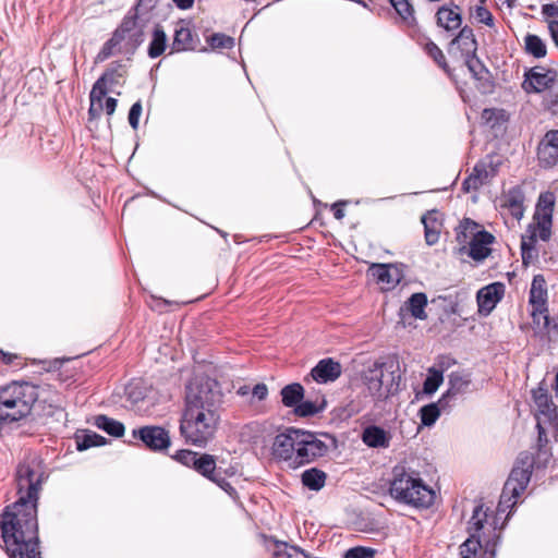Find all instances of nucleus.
Instances as JSON below:
<instances>
[{
    "instance_id": "1",
    "label": "nucleus",
    "mask_w": 558,
    "mask_h": 558,
    "mask_svg": "<svg viewBox=\"0 0 558 558\" xmlns=\"http://www.w3.org/2000/svg\"><path fill=\"white\" fill-rule=\"evenodd\" d=\"M43 472L28 462L16 469L17 500L3 514L1 534L10 558H38L37 500Z\"/></svg>"
},
{
    "instance_id": "2",
    "label": "nucleus",
    "mask_w": 558,
    "mask_h": 558,
    "mask_svg": "<svg viewBox=\"0 0 558 558\" xmlns=\"http://www.w3.org/2000/svg\"><path fill=\"white\" fill-rule=\"evenodd\" d=\"M216 386L209 379L195 380L186 386L180 434L190 445L205 447L216 433L222 401V395Z\"/></svg>"
},
{
    "instance_id": "3",
    "label": "nucleus",
    "mask_w": 558,
    "mask_h": 558,
    "mask_svg": "<svg viewBox=\"0 0 558 558\" xmlns=\"http://www.w3.org/2000/svg\"><path fill=\"white\" fill-rule=\"evenodd\" d=\"M498 529L497 517L489 519L488 508L484 509L483 505L476 506L469 521L468 532L470 535L463 543V551L476 555L477 550L484 549L488 558H495L499 539Z\"/></svg>"
},
{
    "instance_id": "4",
    "label": "nucleus",
    "mask_w": 558,
    "mask_h": 558,
    "mask_svg": "<svg viewBox=\"0 0 558 558\" xmlns=\"http://www.w3.org/2000/svg\"><path fill=\"white\" fill-rule=\"evenodd\" d=\"M146 23L138 16L126 14L96 56V62H104L114 53L134 54L145 40Z\"/></svg>"
},
{
    "instance_id": "5",
    "label": "nucleus",
    "mask_w": 558,
    "mask_h": 558,
    "mask_svg": "<svg viewBox=\"0 0 558 558\" xmlns=\"http://www.w3.org/2000/svg\"><path fill=\"white\" fill-rule=\"evenodd\" d=\"M392 474L389 490L395 499L421 508H428L434 504L435 492L414 472L407 470L404 465H396Z\"/></svg>"
},
{
    "instance_id": "6",
    "label": "nucleus",
    "mask_w": 558,
    "mask_h": 558,
    "mask_svg": "<svg viewBox=\"0 0 558 558\" xmlns=\"http://www.w3.org/2000/svg\"><path fill=\"white\" fill-rule=\"evenodd\" d=\"M400 380V365L392 356L374 362L363 374L366 390L376 401H384L398 392Z\"/></svg>"
},
{
    "instance_id": "7",
    "label": "nucleus",
    "mask_w": 558,
    "mask_h": 558,
    "mask_svg": "<svg viewBox=\"0 0 558 558\" xmlns=\"http://www.w3.org/2000/svg\"><path fill=\"white\" fill-rule=\"evenodd\" d=\"M534 468V457L530 452H521L515 464L504 485L500 500L497 506V522L499 517L513 508L518 498L526 489Z\"/></svg>"
},
{
    "instance_id": "8",
    "label": "nucleus",
    "mask_w": 558,
    "mask_h": 558,
    "mask_svg": "<svg viewBox=\"0 0 558 558\" xmlns=\"http://www.w3.org/2000/svg\"><path fill=\"white\" fill-rule=\"evenodd\" d=\"M333 438L327 434H316L308 430L299 429L298 445L299 461L298 464L304 465L316 461L327 454Z\"/></svg>"
},
{
    "instance_id": "9",
    "label": "nucleus",
    "mask_w": 558,
    "mask_h": 558,
    "mask_svg": "<svg viewBox=\"0 0 558 558\" xmlns=\"http://www.w3.org/2000/svg\"><path fill=\"white\" fill-rule=\"evenodd\" d=\"M500 165V157L487 155L474 166L472 172L465 178L462 190L466 193L478 190L497 174Z\"/></svg>"
},
{
    "instance_id": "10",
    "label": "nucleus",
    "mask_w": 558,
    "mask_h": 558,
    "mask_svg": "<svg viewBox=\"0 0 558 558\" xmlns=\"http://www.w3.org/2000/svg\"><path fill=\"white\" fill-rule=\"evenodd\" d=\"M554 205V193L544 192L539 195L534 214V222H536L542 241H548L551 235Z\"/></svg>"
},
{
    "instance_id": "11",
    "label": "nucleus",
    "mask_w": 558,
    "mask_h": 558,
    "mask_svg": "<svg viewBox=\"0 0 558 558\" xmlns=\"http://www.w3.org/2000/svg\"><path fill=\"white\" fill-rule=\"evenodd\" d=\"M132 435L134 438L141 439L153 451L167 449L171 444L169 433L160 426H144L133 429Z\"/></svg>"
},
{
    "instance_id": "12",
    "label": "nucleus",
    "mask_w": 558,
    "mask_h": 558,
    "mask_svg": "<svg viewBox=\"0 0 558 558\" xmlns=\"http://www.w3.org/2000/svg\"><path fill=\"white\" fill-rule=\"evenodd\" d=\"M116 70L106 71L94 84L90 94V107L88 114L90 118H98L104 111L102 99L107 94V84L114 82Z\"/></svg>"
},
{
    "instance_id": "13",
    "label": "nucleus",
    "mask_w": 558,
    "mask_h": 558,
    "mask_svg": "<svg viewBox=\"0 0 558 558\" xmlns=\"http://www.w3.org/2000/svg\"><path fill=\"white\" fill-rule=\"evenodd\" d=\"M533 400L537 407L536 421L548 422L549 426H558V415L548 392L545 388L538 387L532 390Z\"/></svg>"
},
{
    "instance_id": "14",
    "label": "nucleus",
    "mask_w": 558,
    "mask_h": 558,
    "mask_svg": "<svg viewBox=\"0 0 558 558\" xmlns=\"http://www.w3.org/2000/svg\"><path fill=\"white\" fill-rule=\"evenodd\" d=\"M505 294V284L501 282H493L478 290L476 300L478 312L488 315L502 299Z\"/></svg>"
},
{
    "instance_id": "15",
    "label": "nucleus",
    "mask_w": 558,
    "mask_h": 558,
    "mask_svg": "<svg viewBox=\"0 0 558 558\" xmlns=\"http://www.w3.org/2000/svg\"><path fill=\"white\" fill-rule=\"evenodd\" d=\"M299 429L287 428L284 432L279 433L272 442L271 453L275 459L289 462L292 457V445H298Z\"/></svg>"
},
{
    "instance_id": "16",
    "label": "nucleus",
    "mask_w": 558,
    "mask_h": 558,
    "mask_svg": "<svg viewBox=\"0 0 558 558\" xmlns=\"http://www.w3.org/2000/svg\"><path fill=\"white\" fill-rule=\"evenodd\" d=\"M369 271L381 289L386 291L392 290L398 286L403 277L397 266L389 264H374Z\"/></svg>"
},
{
    "instance_id": "17",
    "label": "nucleus",
    "mask_w": 558,
    "mask_h": 558,
    "mask_svg": "<svg viewBox=\"0 0 558 558\" xmlns=\"http://www.w3.org/2000/svg\"><path fill=\"white\" fill-rule=\"evenodd\" d=\"M494 240L495 238L492 233L483 231V233H477L476 238H473L469 241V247L463 245L459 251L461 254H468L472 259L476 262H482L489 256L492 252L489 246Z\"/></svg>"
},
{
    "instance_id": "18",
    "label": "nucleus",
    "mask_w": 558,
    "mask_h": 558,
    "mask_svg": "<svg viewBox=\"0 0 558 558\" xmlns=\"http://www.w3.org/2000/svg\"><path fill=\"white\" fill-rule=\"evenodd\" d=\"M554 80L555 73L553 71L534 68L526 73L522 87L527 93H541L549 88Z\"/></svg>"
},
{
    "instance_id": "19",
    "label": "nucleus",
    "mask_w": 558,
    "mask_h": 558,
    "mask_svg": "<svg viewBox=\"0 0 558 558\" xmlns=\"http://www.w3.org/2000/svg\"><path fill=\"white\" fill-rule=\"evenodd\" d=\"M342 372L341 364L332 359H323L311 371V377L318 384L337 380Z\"/></svg>"
},
{
    "instance_id": "20",
    "label": "nucleus",
    "mask_w": 558,
    "mask_h": 558,
    "mask_svg": "<svg viewBox=\"0 0 558 558\" xmlns=\"http://www.w3.org/2000/svg\"><path fill=\"white\" fill-rule=\"evenodd\" d=\"M471 375L464 372H452L448 377V390L439 399V403L444 404L447 399L463 395L470 390Z\"/></svg>"
},
{
    "instance_id": "21",
    "label": "nucleus",
    "mask_w": 558,
    "mask_h": 558,
    "mask_svg": "<svg viewBox=\"0 0 558 558\" xmlns=\"http://www.w3.org/2000/svg\"><path fill=\"white\" fill-rule=\"evenodd\" d=\"M391 438L389 432L377 425H369L362 432V441L369 448L387 449Z\"/></svg>"
},
{
    "instance_id": "22",
    "label": "nucleus",
    "mask_w": 558,
    "mask_h": 558,
    "mask_svg": "<svg viewBox=\"0 0 558 558\" xmlns=\"http://www.w3.org/2000/svg\"><path fill=\"white\" fill-rule=\"evenodd\" d=\"M427 295L423 292H416L413 293L401 306L400 308V315H402L403 312L410 313V315L420 320H424L427 318L426 314V306H427Z\"/></svg>"
},
{
    "instance_id": "23",
    "label": "nucleus",
    "mask_w": 558,
    "mask_h": 558,
    "mask_svg": "<svg viewBox=\"0 0 558 558\" xmlns=\"http://www.w3.org/2000/svg\"><path fill=\"white\" fill-rule=\"evenodd\" d=\"M437 24L439 27L451 32L456 31L461 26L462 19L459 7H441L438 9L436 13Z\"/></svg>"
},
{
    "instance_id": "24",
    "label": "nucleus",
    "mask_w": 558,
    "mask_h": 558,
    "mask_svg": "<svg viewBox=\"0 0 558 558\" xmlns=\"http://www.w3.org/2000/svg\"><path fill=\"white\" fill-rule=\"evenodd\" d=\"M524 193L518 186L510 189L504 196V207L508 208L511 216L518 220L524 213Z\"/></svg>"
},
{
    "instance_id": "25",
    "label": "nucleus",
    "mask_w": 558,
    "mask_h": 558,
    "mask_svg": "<svg viewBox=\"0 0 558 558\" xmlns=\"http://www.w3.org/2000/svg\"><path fill=\"white\" fill-rule=\"evenodd\" d=\"M438 217L439 213L437 210H430L422 217V223L425 229V240L428 245H434L439 240L441 222Z\"/></svg>"
},
{
    "instance_id": "26",
    "label": "nucleus",
    "mask_w": 558,
    "mask_h": 558,
    "mask_svg": "<svg viewBox=\"0 0 558 558\" xmlns=\"http://www.w3.org/2000/svg\"><path fill=\"white\" fill-rule=\"evenodd\" d=\"M537 158L542 167H554L558 162V145L545 136L538 145Z\"/></svg>"
},
{
    "instance_id": "27",
    "label": "nucleus",
    "mask_w": 558,
    "mask_h": 558,
    "mask_svg": "<svg viewBox=\"0 0 558 558\" xmlns=\"http://www.w3.org/2000/svg\"><path fill=\"white\" fill-rule=\"evenodd\" d=\"M530 304L538 307L547 306V286L543 275H536L532 280Z\"/></svg>"
},
{
    "instance_id": "28",
    "label": "nucleus",
    "mask_w": 558,
    "mask_h": 558,
    "mask_svg": "<svg viewBox=\"0 0 558 558\" xmlns=\"http://www.w3.org/2000/svg\"><path fill=\"white\" fill-rule=\"evenodd\" d=\"M93 424L97 428L106 432L108 435L113 437H122L125 432V427L122 422L111 418L104 414L94 416Z\"/></svg>"
},
{
    "instance_id": "29",
    "label": "nucleus",
    "mask_w": 558,
    "mask_h": 558,
    "mask_svg": "<svg viewBox=\"0 0 558 558\" xmlns=\"http://www.w3.org/2000/svg\"><path fill=\"white\" fill-rule=\"evenodd\" d=\"M326 400L325 397L319 395L314 400L307 399L302 400L298 407L294 409L295 415L300 417H308L313 416L326 408Z\"/></svg>"
},
{
    "instance_id": "30",
    "label": "nucleus",
    "mask_w": 558,
    "mask_h": 558,
    "mask_svg": "<svg viewBox=\"0 0 558 558\" xmlns=\"http://www.w3.org/2000/svg\"><path fill=\"white\" fill-rule=\"evenodd\" d=\"M280 395L284 407L295 409L304 398V388L301 384L293 383L284 386Z\"/></svg>"
},
{
    "instance_id": "31",
    "label": "nucleus",
    "mask_w": 558,
    "mask_h": 558,
    "mask_svg": "<svg viewBox=\"0 0 558 558\" xmlns=\"http://www.w3.org/2000/svg\"><path fill=\"white\" fill-rule=\"evenodd\" d=\"M481 226L470 218H464L457 228V241L459 243H466L473 238L477 236V233H483Z\"/></svg>"
},
{
    "instance_id": "32",
    "label": "nucleus",
    "mask_w": 558,
    "mask_h": 558,
    "mask_svg": "<svg viewBox=\"0 0 558 558\" xmlns=\"http://www.w3.org/2000/svg\"><path fill=\"white\" fill-rule=\"evenodd\" d=\"M452 45H457L465 56L474 53L476 51V40L473 31L469 27H463L459 35L452 40Z\"/></svg>"
},
{
    "instance_id": "33",
    "label": "nucleus",
    "mask_w": 558,
    "mask_h": 558,
    "mask_svg": "<svg viewBox=\"0 0 558 558\" xmlns=\"http://www.w3.org/2000/svg\"><path fill=\"white\" fill-rule=\"evenodd\" d=\"M167 47V36L162 27L159 25L155 27L153 37L148 46L147 53L149 58L155 59L161 56Z\"/></svg>"
},
{
    "instance_id": "34",
    "label": "nucleus",
    "mask_w": 558,
    "mask_h": 558,
    "mask_svg": "<svg viewBox=\"0 0 558 558\" xmlns=\"http://www.w3.org/2000/svg\"><path fill=\"white\" fill-rule=\"evenodd\" d=\"M326 482V473L313 468L306 470L302 474V483L305 487L312 490H319L324 487Z\"/></svg>"
},
{
    "instance_id": "35",
    "label": "nucleus",
    "mask_w": 558,
    "mask_h": 558,
    "mask_svg": "<svg viewBox=\"0 0 558 558\" xmlns=\"http://www.w3.org/2000/svg\"><path fill=\"white\" fill-rule=\"evenodd\" d=\"M525 51L534 58H544L547 53L545 43L541 37L534 34H527L524 37Z\"/></svg>"
},
{
    "instance_id": "36",
    "label": "nucleus",
    "mask_w": 558,
    "mask_h": 558,
    "mask_svg": "<svg viewBox=\"0 0 558 558\" xmlns=\"http://www.w3.org/2000/svg\"><path fill=\"white\" fill-rule=\"evenodd\" d=\"M192 32L186 26H179L174 31V37H173V49L177 51H183L189 50L192 48Z\"/></svg>"
},
{
    "instance_id": "37",
    "label": "nucleus",
    "mask_w": 558,
    "mask_h": 558,
    "mask_svg": "<svg viewBox=\"0 0 558 558\" xmlns=\"http://www.w3.org/2000/svg\"><path fill=\"white\" fill-rule=\"evenodd\" d=\"M194 470L202 474L204 477L210 480L217 471L216 459L214 456L208 453L199 454Z\"/></svg>"
},
{
    "instance_id": "38",
    "label": "nucleus",
    "mask_w": 558,
    "mask_h": 558,
    "mask_svg": "<svg viewBox=\"0 0 558 558\" xmlns=\"http://www.w3.org/2000/svg\"><path fill=\"white\" fill-rule=\"evenodd\" d=\"M106 444V438L95 432H85L83 435L76 436V447L80 451L98 447Z\"/></svg>"
},
{
    "instance_id": "39",
    "label": "nucleus",
    "mask_w": 558,
    "mask_h": 558,
    "mask_svg": "<svg viewBox=\"0 0 558 558\" xmlns=\"http://www.w3.org/2000/svg\"><path fill=\"white\" fill-rule=\"evenodd\" d=\"M532 325L536 335L543 336L546 326L549 324L547 306H532Z\"/></svg>"
},
{
    "instance_id": "40",
    "label": "nucleus",
    "mask_w": 558,
    "mask_h": 558,
    "mask_svg": "<svg viewBox=\"0 0 558 558\" xmlns=\"http://www.w3.org/2000/svg\"><path fill=\"white\" fill-rule=\"evenodd\" d=\"M446 402L444 404L438 403H429L420 409V417L421 423L424 426H432L436 423L438 417L440 416V408H444Z\"/></svg>"
},
{
    "instance_id": "41",
    "label": "nucleus",
    "mask_w": 558,
    "mask_h": 558,
    "mask_svg": "<svg viewBox=\"0 0 558 558\" xmlns=\"http://www.w3.org/2000/svg\"><path fill=\"white\" fill-rule=\"evenodd\" d=\"M442 381H444L442 371L437 369L435 367H430L428 369L427 377L423 384V391L426 395H433L434 392L437 391V389L442 384Z\"/></svg>"
},
{
    "instance_id": "42",
    "label": "nucleus",
    "mask_w": 558,
    "mask_h": 558,
    "mask_svg": "<svg viewBox=\"0 0 558 558\" xmlns=\"http://www.w3.org/2000/svg\"><path fill=\"white\" fill-rule=\"evenodd\" d=\"M274 555L276 558H311L303 549L287 543L276 544Z\"/></svg>"
},
{
    "instance_id": "43",
    "label": "nucleus",
    "mask_w": 558,
    "mask_h": 558,
    "mask_svg": "<svg viewBox=\"0 0 558 558\" xmlns=\"http://www.w3.org/2000/svg\"><path fill=\"white\" fill-rule=\"evenodd\" d=\"M160 0H138L136 5L129 12L131 15L138 16V20L147 23L150 12L156 8Z\"/></svg>"
},
{
    "instance_id": "44",
    "label": "nucleus",
    "mask_w": 558,
    "mask_h": 558,
    "mask_svg": "<svg viewBox=\"0 0 558 558\" xmlns=\"http://www.w3.org/2000/svg\"><path fill=\"white\" fill-rule=\"evenodd\" d=\"M398 15L405 22L414 21V8L411 0H389Z\"/></svg>"
},
{
    "instance_id": "45",
    "label": "nucleus",
    "mask_w": 558,
    "mask_h": 558,
    "mask_svg": "<svg viewBox=\"0 0 558 558\" xmlns=\"http://www.w3.org/2000/svg\"><path fill=\"white\" fill-rule=\"evenodd\" d=\"M207 41L213 49H231L234 46V38L221 33L211 35Z\"/></svg>"
},
{
    "instance_id": "46",
    "label": "nucleus",
    "mask_w": 558,
    "mask_h": 558,
    "mask_svg": "<svg viewBox=\"0 0 558 558\" xmlns=\"http://www.w3.org/2000/svg\"><path fill=\"white\" fill-rule=\"evenodd\" d=\"M465 64L469 71L472 73L473 77L481 80L483 77V73L486 72L481 60L475 56V52L465 56Z\"/></svg>"
},
{
    "instance_id": "47",
    "label": "nucleus",
    "mask_w": 558,
    "mask_h": 558,
    "mask_svg": "<svg viewBox=\"0 0 558 558\" xmlns=\"http://www.w3.org/2000/svg\"><path fill=\"white\" fill-rule=\"evenodd\" d=\"M213 483H215L218 487H220L223 492H226L230 497H236L235 488L223 477L221 476V471L217 470L214 476L210 477Z\"/></svg>"
},
{
    "instance_id": "48",
    "label": "nucleus",
    "mask_w": 558,
    "mask_h": 558,
    "mask_svg": "<svg viewBox=\"0 0 558 558\" xmlns=\"http://www.w3.org/2000/svg\"><path fill=\"white\" fill-rule=\"evenodd\" d=\"M213 483H215L218 487H220L223 492H226L230 497H236L235 488L223 477L221 476V471L217 470L214 476L210 477Z\"/></svg>"
},
{
    "instance_id": "49",
    "label": "nucleus",
    "mask_w": 558,
    "mask_h": 558,
    "mask_svg": "<svg viewBox=\"0 0 558 558\" xmlns=\"http://www.w3.org/2000/svg\"><path fill=\"white\" fill-rule=\"evenodd\" d=\"M425 51L429 57H432L435 62L442 69H446V58L441 51V49L434 43H427L425 46Z\"/></svg>"
},
{
    "instance_id": "50",
    "label": "nucleus",
    "mask_w": 558,
    "mask_h": 558,
    "mask_svg": "<svg viewBox=\"0 0 558 558\" xmlns=\"http://www.w3.org/2000/svg\"><path fill=\"white\" fill-rule=\"evenodd\" d=\"M504 118V111L499 109H484L482 112V120L494 128L496 124L499 123Z\"/></svg>"
},
{
    "instance_id": "51",
    "label": "nucleus",
    "mask_w": 558,
    "mask_h": 558,
    "mask_svg": "<svg viewBox=\"0 0 558 558\" xmlns=\"http://www.w3.org/2000/svg\"><path fill=\"white\" fill-rule=\"evenodd\" d=\"M198 456L199 454L194 451L183 449V450H179L175 453L174 459L177 461H179L180 463L194 469Z\"/></svg>"
},
{
    "instance_id": "52",
    "label": "nucleus",
    "mask_w": 558,
    "mask_h": 558,
    "mask_svg": "<svg viewBox=\"0 0 558 558\" xmlns=\"http://www.w3.org/2000/svg\"><path fill=\"white\" fill-rule=\"evenodd\" d=\"M527 233L529 234L522 235L521 250H523V247H535L536 241L539 239L536 222L529 226Z\"/></svg>"
},
{
    "instance_id": "53",
    "label": "nucleus",
    "mask_w": 558,
    "mask_h": 558,
    "mask_svg": "<svg viewBox=\"0 0 558 558\" xmlns=\"http://www.w3.org/2000/svg\"><path fill=\"white\" fill-rule=\"evenodd\" d=\"M536 427L538 429V446L539 447H543L548 442V438H547L548 432H557L558 430V425L549 426L548 422H544V421H537Z\"/></svg>"
},
{
    "instance_id": "54",
    "label": "nucleus",
    "mask_w": 558,
    "mask_h": 558,
    "mask_svg": "<svg viewBox=\"0 0 558 558\" xmlns=\"http://www.w3.org/2000/svg\"><path fill=\"white\" fill-rule=\"evenodd\" d=\"M376 550L369 547H353L345 553L344 558H374Z\"/></svg>"
},
{
    "instance_id": "55",
    "label": "nucleus",
    "mask_w": 558,
    "mask_h": 558,
    "mask_svg": "<svg viewBox=\"0 0 558 558\" xmlns=\"http://www.w3.org/2000/svg\"><path fill=\"white\" fill-rule=\"evenodd\" d=\"M142 113V105L140 101H136L132 105L130 112H129V123L130 125L136 130L140 122V117Z\"/></svg>"
},
{
    "instance_id": "56",
    "label": "nucleus",
    "mask_w": 558,
    "mask_h": 558,
    "mask_svg": "<svg viewBox=\"0 0 558 558\" xmlns=\"http://www.w3.org/2000/svg\"><path fill=\"white\" fill-rule=\"evenodd\" d=\"M475 19L478 22H481L487 26H493V24H494V19H493L492 13L486 8H483V7L476 8Z\"/></svg>"
},
{
    "instance_id": "57",
    "label": "nucleus",
    "mask_w": 558,
    "mask_h": 558,
    "mask_svg": "<svg viewBox=\"0 0 558 558\" xmlns=\"http://www.w3.org/2000/svg\"><path fill=\"white\" fill-rule=\"evenodd\" d=\"M549 324L543 332V336H547L549 339L558 337V315L549 316Z\"/></svg>"
},
{
    "instance_id": "58",
    "label": "nucleus",
    "mask_w": 558,
    "mask_h": 558,
    "mask_svg": "<svg viewBox=\"0 0 558 558\" xmlns=\"http://www.w3.org/2000/svg\"><path fill=\"white\" fill-rule=\"evenodd\" d=\"M268 395V388L265 384H257L252 388V397L258 401L265 400Z\"/></svg>"
},
{
    "instance_id": "59",
    "label": "nucleus",
    "mask_w": 558,
    "mask_h": 558,
    "mask_svg": "<svg viewBox=\"0 0 558 558\" xmlns=\"http://www.w3.org/2000/svg\"><path fill=\"white\" fill-rule=\"evenodd\" d=\"M521 256L523 265L527 266L537 257V253L535 247H523V250H521Z\"/></svg>"
},
{
    "instance_id": "60",
    "label": "nucleus",
    "mask_w": 558,
    "mask_h": 558,
    "mask_svg": "<svg viewBox=\"0 0 558 558\" xmlns=\"http://www.w3.org/2000/svg\"><path fill=\"white\" fill-rule=\"evenodd\" d=\"M542 13L546 17H557L558 16V1L544 4L542 7Z\"/></svg>"
},
{
    "instance_id": "61",
    "label": "nucleus",
    "mask_w": 558,
    "mask_h": 558,
    "mask_svg": "<svg viewBox=\"0 0 558 558\" xmlns=\"http://www.w3.org/2000/svg\"><path fill=\"white\" fill-rule=\"evenodd\" d=\"M117 104H118L117 99L112 98V97H108L105 101V105L102 104L104 110L106 111V113L108 116L113 114V112L116 111V108H117Z\"/></svg>"
},
{
    "instance_id": "62",
    "label": "nucleus",
    "mask_w": 558,
    "mask_h": 558,
    "mask_svg": "<svg viewBox=\"0 0 558 558\" xmlns=\"http://www.w3.org/2000/svg\"><path fill=\"white\" fill-rule=\"evenodd\" d=\"M345 205V202H339L332 205L333 217L338 220H341L344 217V210L342 206Z\"/></svg>"
},
{
    "instance_id": "63",
    "label": "nucleus",
    "mask_w": 558,
    "mask_h": 558,
    "mask_svg": "<svg viewBox=\"0 0 558 558\" xmlns=\"http://www.w3.org/2000/svg\"><path fill=\"white\" fill-rule=\"evenodd\" d=\"M461 558H488V555H485L484 549H480L476 551V555L473 553L463 551V544L461 545Z\"/></svg>"
},
{
    "instance_id": "64",
    "label": "nucleus",
    "mask_w": 558,
    "mask_h": 558,
    "mask_svg": "<svg viewBox=\"0 0 558 558\" xmlns=\"http://www.w3.org/2000/svg\"><path fill=\"white\" fill-rule=\"evenodd\" d=\"M548 28H549V32H550L554 43L558 47V21H550L548 23Z\"/></svg>"
}]
</instances>
